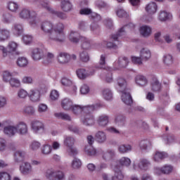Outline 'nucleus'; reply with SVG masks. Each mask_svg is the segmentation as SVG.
Listing matches in <instances>:
<instances>
[{
	"label": "nucleus",
	"mask_w": 180,
	"mask_h": 180,
	"mask_svg": "<svg viewBox=\"0 0 180 180\" xmlns=\"http://www.w3.org/2000/svg\"><path fill=\"white\" fill-rule=\"evenodd\" d=\"M115 123L120 127H124V126H126V123H127V119L123 114H117L115 117Z\"/></svg>",
	"instance_id": "obj_19"
},
{
	"label": "nucleus",
	"mask_w": 180,
	"mask_h": 180,
	"mask_svg": "<svg viewBox=\"0 0 180 180\" xmlns=\"http://www.w3.org/2000/svg\"><path fill=\"white\" fill-rule=\"evenodd\" d=\"M79 57L81 61H83V63H88V61H89V54H88V52L85 51L80 53Z\"/></svg>",
	"instance_id": "obj_60"
},
{
	"label": "nucleus",
	"mask_w": 180,
	"mask_h": 180,
	"mask_svg": "<svg viewBox=\"0 0 180 180\" xmlns=\"http://www.w3.org/2000/svg\"><path fill=\"white\" fill-rule=\"evenodd\" d=\"M117 63L120 68H126L129 64V58L126 56H121L118 58Z\"/></svg>",
	"instance_id": "obj_44"
},
{
	"label": "nucleus",
	"mask_w": 180,
	"mask_h": 180,
	"mask_svg": "<svg viewBox=\"0 0 180 180\" xmlns=\"http://www.w3.org/2000/svg\"><path fill=\"white\" fill-rule=\"evenodd\" d=\"M81 42V47L83 50H91V49H92V40L85 37H82Z\"/></svg>",
	"instance_id": "obj_25"
},
{
	"label": "nucleus",
	"mask_w": 180,
	"mask_h": 180,
	"mask_svg": "<svg viewBox=\"0 0 180 180\" xmlns=\"http://www.w3.org/2000/svg\"><path fill=\"white\" fill-rule=\"evenodd\" d=\"M82 37H80L79 33L75 31H71L69 34L70 41H71L72 43H75V44L79 43V40H81Z\"/></svg>",
	"instance_id": "obj_29"
},
{
	"label": "nucleus",
	"mask_w": 180,
	"mask_h": 180,
	"mask_svg": "<svg viewBox=\"0 0 180 180\" xmlns=\"http://www.w3.org/2000/svg\"><path fill=\"white\" fill-rule=\"evenodd\" d=\"M41 30L48 34L49 40L53 41V39L51 38V34L53 33V24L50 21H44L41 24Z\"/></svg>",
	"instance_id": "obj_6"
},
{
	"label": "nucleus",
	"mask_w": 180,
	"mask_h": 180,
	"mask_svg": "<svg viewBox=\"0 0 180 180\" xmlns=\"http://www.w3.org/2000/svg\"><path fill=\"white\" fill-rule=\"evenodd\" d=\"M51 15H54L59 19H61V20H65L67 19L68 16L67 14H65L64 12L56 11L54 9L52 10V12H51Z\"/></svg>",
	"instance_id": "obj_50"
},
{
	"label": "nucleus",
	"mask_w": 180,
	"mask_h": 180,
	"mask_svg": "<svg viewBox=\"0 0 180 180\" xmlns=\"http://www.w3.org/2000/svg\"><path fill=\"white\" fill-rule=\"evenodd\" d=\"M56 117L58 119H62V120H67L68 122H71V116L67 113L64 112H58L55 113Z\"/></svg>",
	"instance_id": "obj_52"
},
{
	"label": "nucleus",
	"mask_w": 180,
	"mask_h": 180,
	"mask_svg": "<svg viewBox=\"0 0 180 180\" xmlns=\"http://www.w3.org/2000/svg\"><path fill=\"white\" fill-rule=\"evenodd\" d=\"M4 131L7 136L12 137V136H14L17 133L16 126L8 125L4 127Z\"/></svg>",
	"instance_id": "obj_36"
},
{
	"label": "nucleus",
	"mask_w": 180,
	"mask_h": 180,
	"mask_svg": "<svg viewBox=\"0 0 180 180\" xmlns=\"http://www.w3.org/2000/svg\"><path fill=\"white\" fill-rule=\"evenodd\" d=\"M18 49V44L15 41H10L7 46V49L5 46L0 45V51L3 53V56L6 57L8 53H13Z\"/></svg>",
	"instance_id": "obj_8"
},
{
	"label": "nucleus",
	"mask_w": 180,
	"mask_h": 180,
	"mask_svg": "<svg viewBox=\"0 0 180 180\" xmlns=\"http://www.w3.org/2000/svg\"><path fill=\"white\" fill-rule=\"evenodd\" d=\"M80 15H84L86 16H89L90 19L94 20L95 22H99L102 20L101 15L92 12V9L89 8H83L79 11Z\"/></svg>",
	"instance_id": "obj_5"
},
{
	"label": "nucleus",
	"mask_w": 180,
	"mask_h": 180,
	"mask_svg": "<svg viewBox=\"0 0 180 180\" xmlns=\"http://www.w3.org/2000/svg\"><path fill=\"white\" fill-rule=\"evenodd\" d=\"M75 143V138L72 136H66L64 140V144L68 148L73 147Z\"/></svg>",
	"instance_id": "obj_48"
},
{
	"label": "nucleus",
	"mask_w": 180,
	"mask_h": 180,
	"mask_svg": "<svg viewBox=\"0 0 180 180\" xmlns=\"http://www.w3.org/2000/svg\"><path fill=\"white\" fill-rule=\"evenodd\" d=\"M53 151V148L51 145L45 143L42 145L41 148V153L42 155H50V153Z\"/></svg>",
	"instance_id": "obj_38"
},
{
	"label": "nucleus",
	"mask_w": 180,
	"mask_h": 180,
	"mask_svg": "<svg viewBox=\"0 0 180 180\" xmlns=\"http://www.w3.org/2000/svg\"><path fill=\"white\" fill-rule=\"evenodd\" d=\"M114 175L112 176L113 180H123L124 174L122 171V167L119 165H115L113 168Z\"/></svg>",
	"instance_id": "obj_20"
},
{
	"label": "nucleus",
	"mask_w": 180,
	"mask_h": 180,
	"mask_svg": "<svg viewBox=\"0 0 180 180\" xmlns=\"http://www.w3.org/2000/svg\"><path fill=\"white\" fill-rule=\"evenodd\" d=\"M98 104L82 106L79 105H73L70 110H72L74 115H80V113H86L87 112H94V110L98 109Z\"/></svg>",
	"instance_id": "obj_4"
},
{
	"label": "nucleus",
	"mask_w": 180,
	"mask_h": 180,
	"mask_svg": "<svg viewBox=\"0 0 180 180\" xmlns=\"http://www.w3.org/2000/svg\"><path fill=\"white\" fill-rule=\"evenodd\" d=\"M68 129L69 130V131L74 133V134H78L79 136H81L82 134V132H81V130H79V128H78V127L75 125L69 124L68 126Z\"/></svg>",
	"instance_id": "obj_55"
},
{
	"label": "nucleus",
	"mask_w": 180,
	"mask_h": 180,
	"mask_svg": "<svg viewBox=\"0 0 180 180\" xmlns=\"http://www.w3.org/2000/svg\"><path fill=\"white\" fill-rule=\"evenodd\" d=\"M135 82L139 86H146L148 84V80L146 77L138 75L135 77Z\"/></svg>",
	"instance_id": "obj_26"
},
{
	"label": "nucleus",
	"mask_w": 180,
	"mask_h": 180,
	"mask_svg": "<svg viewBox=\"0 0 180 180\" xmlns=\"http://www.w3.org/2000/svg\"><path fill=\"white\" fill-rule=\"evenodd\" d=\"M45 176L48 180H65V173L61 170L50 168L46 169Z\"/></svg>",
	"instance_id": "obj_3"
},
{
	"label": "nucleus",
	"mask_w": 180,
	"mask_h": 180,
	"mask_svg": "<svg viewBox=\"0 0 180 180\" xmlns=\"http://www.w3.org/2000/svg\"><path fill=\"white\" fill-rule=\"evenodd\" d=\"M97 124L100 127H106L109 124V115H102L97 119Z\"/></svg>",
	"instance_id": "obj_24"
},
{
	"label": "nucleus",
	"mask_w": 180,
	"mask_h": 180,
	"mask_svg": "<svg viewBox=\"0 0 180 180\" xmlns=\"http://www.w3.org/2000/svg\"><path fill=\"white\" fill-rule=\"evenodd\" d=\"M19 18L20 19H30V25L34 27L39 25V18H37V13L34 11H31L27 8H23L19 13Z\"/></svg>",
	"instance_id": "obj_1"
},
{
	"label": "nucleus",
	"mask_w": 180,
	"mask_h": 180,
	"mask_svg": "<svg viewBox=\"0 0 180 180\" xmlns=\"http://www.w3.org/2000/svg\"><path fill=\"white\" fill-rule=\"evenodd\" d=\"M158 19L160 22H167V20L172 19V14L167 11L162 10L158 14Z\"/></svg>",
	"instance_id": "obj_18"
},
{
	"label": "nucleus",
	"mask_w": 180,
	"mask_h": 180,
	"mask_svg": "<svg viewBox=\"0 0 180 180\" xmlns=\"http://www.w3.org/2000/svg\"><path fill=\"white\" fill-rule=\"evenodd\" d=\"M126 27H132V29H134V24L129 23L127 25H124L121 29H120V30L117 32L116 34H112L111 39L114 41H118L122 37V36H124V34H126V31L124 30Z\"/></svg>",
	"instance_id": "obj_12"
},
{
	"label": "nucleus",
	"mask_w": 180,
	"mask_h": 180,
	"mask_svg": "<svg viewBox=\"0 0 180 180\" xmlns=\"http://www.w3.org/2000/svg\"><path fill=\"white\" fill-rule=\"evenodd\" d=\"M174 171V167L170 165H165L162 167H154V173L156 175H169Z\"/></svg>",
	"instance_id": "obj_7"
},
{
	"label": "nucleus",
	"mask_w": 180,
	"mask_h": 180,
	"mask_svg": "<svg viewBox=\"0 0 180 180\" xmlns=\"http://www.w3.org/2000/svg\"><path fill=\"white\" fill-rule=\"evenodd\" d=\"M82 165V162H81V160L75 158L72 162V168L74 169H79Z\"/></svg>",
	"instance_id": "obj_56"
},
{
	"label": "nucleus",
	"mask_w": 180,
	"mask_h": 180,
	"mask_svg": "<svg viewBox=\"0 0 180 180\" xmlns=\"http://www.w3.org/2000/svg\"><path fill=\"white\" fill-rule=\"evenodd\" d=\"M131 150H133V148L129 144H122L118 147V151L121 154H126V153H129Z\"/></svg>",
	"instance_id": "obj_41"
},
{
	"label": "nucleus",
	"mask_w": 180,
	"mask_h": 180,
	"mask_svg": "<svg viewBox=\"0 0 180 180\" xmlns=\"http://www.w3.org/2000/svg\"><path fill=\"white\" fill-rule=\"evenodd\" d=\"M11 39V31L8 29H0V41H6Z\"/></svg>",
	"instance_id": "obj_31"
},
{
	"label": "nucleus",
	"mask_w": 180,
	"mask_h": 180,
	"mask_svg": "<svg viewBox=\"0 0 180 180\" xmlns=\"http://www.w3.org/2000/svg\"><path fill=\"white\" fill-rule=\"evenodd\" d=\"M67 152L71 157H75L78 154V150L74 146L67 148Z\"/></svg>",
	"instance_id": "obj_61"
},
{
	"label": "nucleus",
	"mask_w": 180,
	"mask_h": 180,
	"mask_svg": "<svg viewBox=\"0 0 180 180\" xmlns=\"http://www.w3.org/2000/svg\"><path fill=\"white\" fill-rule=\"evenodd\" d=\"M117 89L120 92H124L125 91H129V89H127V82H126V79L120 77L117 79Z\"/></svg>",
	"instance_id": "obj_35"
},
{
	"label": "nucleus",
	"mask_w": 180,
	"mask_h": 180,
	"mask_svg": "<svg viewBox=\"0 0 180 180\" xmlns=\"http://www.w3.org/2000/svg\"><path fill=\"white\" fill-rule=\"evenodd\" d=\"M17 95L20 99H25V98L29 96V93L26 90L21 89L18 91Z\"/></svg>",
	"instance_id": "obj_63"
},
{
	"label": "nucleus",
	"mask_w": 180,
	"mask_h": 180,
	"mask_svg": "<svg viewBox=\"0 0 180 180\" xmlns=\"http://www.w3.org/2000/svg\"><path fill=\"white\" fill-rule=\"evenodd\" d=\"M151 27L148 25H143L140 27V33L143 37H149V36H151V32H152Z\"/></svg>",
	"instance_id": "obj_32"
},
{
	"label": "nucleus",
	"mask_w": 180,
	"mask_h": 180,
	"mask_svg": "<svg viewBox=\"0 0 180 180\" xmlns=\"http://www.w3.org/2000/svg\"><path fill=\"white\" fill-rule=\"evenodd\" d=\"M76 72L79 79H85V78H88V72L85 69H78Z\"/></svg>",
	"instance_id": "obj_53"
},
{
	"label": "nucleus",
	"mask_w": 180,
	"mask_h": 180,
	"mask_svg": "<svg viewBox=\"0 0 180 180\" xmlns=\"http://www.w3.org/2000/svg\"><path fill=\"white\" fill-rule=\"evenodd\" d=\"M140 56L143 61H148L151 58V51L147 48H143L140 51Z\"/></svg>",
	"instance_id": "obj_30"
},
{
	"label": "nucleus",
	"mask_w": 180,
	"mask_h": 180,
	"mask_svg": "<svg viewBox=\"0 0 180 180\" xmlns=\"http://www.w3.org/2000/svg\"><path fill=\"white\" fill-rule=\"evenodd\" d=\"M60 8L63 12H70L72 9V4L70 0H63L60 2Z\"/></svg>",
	"instance_id": "obj_34"
},
{
	"label": "nucleus",
	"mask_w": 180,
	"mask_h": 180,
	"mask_svg": "<svg viewBox=\"0 0 180 180\" xmlns=\"http://www.w3.org/2000/svg\"><path fill=\"white\" fill-rule=\"evenodd\" d=\"M15 129L16 132L18 133V134H20L21 136H25V134H27V124L24 122H18L15 126Z\"/></svg>",
	"instance_id": "obj_17"
},
{
	"label": "nucleus",
	"mask_w": 180,
	"mask_h": 180,
	"mask_svg": "<svg viewBox=\"0 0 180 180\" xmlns=\"http://www.w3.org/2000/svg\"><path fill=\"white\" fill-rule=\"evenodd\" d=\"M64 24L58 22L53 27V32L51 33V37L53 41L62 43L65 40V34H64Z\"/></svg>",
	"instance_id": "obj_2"
},
{
	"label": "nucleus",
	"mask_w": 180,
	"mask_h": 180,
	"mask_svg": "<svg viewBox=\"0 0 180 180\" xmlns=\"http://www.w3.org/2000/svg\"><path fill=\"white\" fill-rule=\"evenodd\" d=\"M150 89L153 92H161L162 85L158 79H153L152 82H150Z\"/></svg>",
	"instance_id": "obj_23"
},
{
	"label": "nucleus",
	"mask_w": 180,
	"mask_h": 180,
	"mask_svg": "<svg viewBox=\"0 0 180 180\" xmlns=\"http://www.w3.org/2000/svg\"><path fill=\"white\" fill-rule=\"evenodd\" d=\"M71 60V56L70 54L65 52H60L57 56V60L59 64H62V65H65V64H68Z\"/></svg>",
	"instance_id": "obj_15"
},
{
	"label": "nucleus",
	"mask_w": 180,
	"mask_h": 180,
	"mask_svg": "<svg viewBox=\"0 0 180 180\" xmlns=\"http://www.w3.org/2000/svg\"><path fill=\"white\" fill-rule=\"evenodd\" d=\"M17 65L20 68H26L29 65V60L25 57H20L17 60Z\"/></svg>",
	"instance_id": "obj_43"
},
{
	"label": "nucleus",
	"mask_w": 180,
	"mask_h": 180,
	"mask_svg": "<svg viewBox=\"0 0 180 180\" xmlns=\"http://www.w3.org/2000/svg\"><path fill=\"white\" fill-rule=\"evenodd\" d=\"M117 162L121 167H130L131 165V160L127 157H122L117 160Z\"/></svg>",
	"instance_id": "obj_40"
},
{
	"label": "nucleus",
	"mask_w": 180,
	"mask_h": 180,
	"mask_svg": "<svg viewBox=\"0 0 180 180\" xmlns=\"http://www.w3.org/2000/svg\"><path fill=\"white\" fill-rule=\"evenodd\" d=\"M122 95V101L125 105L128 106H131L133 105V98H131V95L130 94L129 90H126L125 91H121Z\"/></svg>",
	"instance_id": "obj_16"
},
{
	"label": "nucleus",
	"mask_w": 180,
	"mask_h": 180,
	"mask_svg": "<svg viewBox=\"0 0 180 180\" xmlns=\"http://www.w3.org/2000/svg\"><path fill=\"white\" fill-rule=\"evenodd\" d=\"M23 113L28 115V116H33L36 113V110L32 105H26L23 108Z\"/></svg>",
	"instance_id": "obj_49"
},
{
	"label": "nucleus",
	"mask_w": 180,
	"mask_h": 180,
	"mask_svg": "<svg viewBox=\"0 0 180 180\" xmlns=\"http://www.w3.org/2000/svg\"><path fill=\"white\" fill-rule=\"evenodd\" d=\"M28 96L31 102H40L41 98V93L39 89H31L28 93Z\"/></svg>",
	"instance_id": "obj_11"
},
{
	"label": "nucleus",
	"mask_w": 180,
	"mask_h": 180,
	"mask_svg": "<svg viewBox=\"0 0 180 180\" xmlns=\"http://www.w3.org/2000/svg\"><path fill=\"white\" fill-rule=\"evenodd\" d=\"M84 151L89 157H95L97 154L96 149H95L92 146H86Z\"/></svg>",
	"instance_id": "obj_42"
},
{
	"label": "nucleus",
	"mask_w": 180,
	"mask_h": 180,
	"mask_svg": "<svg viewBox=\"0 0 180 180\" xmlns=\"http://www.w3.org/2000/svg\"><path fill=\"white\" fill-rule=\"evenodd\" d=\"M74 106L72 100L68 98H65L61 101V107L64 110H71V108Z\"/></svg>",
	"instance_id": "obj_27"
},
{
	"label": "nucleus",
	"mask_w": 180,
	"mask_h": 180,
	"mask_svg": "<svg viewBox=\"0 0 180 180\" xmlns=\"http://www.w3.org/2000/svg\"><path fill=\"white\" fill-rule=\"evenodd\" d=\"M20 172H21L22 175H29V174L33 172V167L29 162H24L20 165Z\"/></svg>",
	"instance_id": "obj_14"
},
{
	"label": "nucleus",
	"mask_w": 180,
	"mask_h": 180,
	"mask_svg": "<svg viewBox=\"0 0 180 180\" xmlns=\"http://www.w3.org/2000/svg\"><path fill=\"white\" fill-rule=\"evenodd\" d=\"M150 165H151V162H150L148 160L142 158L138 163V168L140 169L141 171H147Z\"/></svg>",
	"instance_id": "obj_28"
},
{
	"label": "nucleus",
	"mask_w": 180,
	"mask_h": 180,
	"mask_svg": "<svg viewBox=\"0 0 180 180\" xmlns=\"http://www.w3.org/2000/svg\"><path fill=\"white\" fill-rule=\"evenodd\" d=\"M26 158V152L23 150H17L13 153V160L15 164L23 162Z\"/></svg>",
	"instance_id": "obj_13"
},
{
	"label": "nucleus",
	"mask_w": 180,
	"mask_h": 180,
	"mask_svg": "<svg viewBox=\"0 0 180 180\" xmlns=\"http://www.w3.org/2000/svg\"><path fill=\"white\" fill-rule=\"evenodd\" d=\"M9 84L12 88H19L20 86V80L13 77L9 81Z\"/></svg>",
	"instance_id": "obj_58"
},
{
	"label": "nucleus",
	"mask_w": 180,
	"mask_h": 180,
	"mask_svg": "<svg viewBox=\"0 0 180 180\" xmlns=\"http://www.w3.org/2000/svg\"><path fill=\"white\" fill-rule=\"evenodd\" d=\"M103 97L105 101H112L113 99V93L110 89H104L103 90Z\"/></svg>",
	"instance_id": "obj_46"
},
{
	"label": "nucleus",
	"mask_w": 180,
	"mask_h": 180,
	"mask_svg": "<svg viewBox=\"0 0 180 180\" xmlns=\"http://www.w3.org/2000/svg\"><path fill=\"white\" fill-rule=\"evenodd\" d=\"M146 9L148 13H155L157 12V4L155 2L149 3Z\"/></svg>",
	"instance_id": "obj_51"
},
{
	"label": "nucleus",
	"mask_w": 180,
	"mask_h": 180,
	"mask_svg": "<svg viewBox=\"0 0 180 180\" xmlns=\"http://www.w3.org/2000/svg\"><path fill=\"white\" fill-rule=\"evenodd\" d=\"M12 176L6 172H0V180H11Z\"/></svg>",
	"instance_id": "obj_64"
},
{
	"label": "nucleus",
	"mask_w": 180,
	"mask_h": 180,
	"mask_svg": "<svg viewBox=\"0 0 180 180\" xmlns=\"http://www.w3.org/2000/svg\"><path fill=\"white\" fill-rule=\"evenodd\" d=\"M151 147V141L148 139H143L139 142L140 150H148Z\"/></svg>",
	"instance_id": "obj_45"
},
{
	"label": "nucleus",
	"mask_w": 180,
	"mask_h": 180,
	"mask_svg": "<svg viewBox=\"0 0 180 180\" xmlns=\"http://www.w3.org/2000/svg\"><path fill=\"white\" fill-rule=\"evenodd\" d=\"M13 33L15 36H20L23 33V25L15 23L13 26Z\"/></svg>",
	"instance_id": "obj_37"
},
{
	"label": "nucleus",
	"mask_w": 180,
	"mask_h": 180,
	"mask_svg": "<svg viewBox=\"0 0 180 180\" xmlns=\"http://www.w3.org/2000/svg\"><path fill=\"white\" fill-rule=\"evenodd\" d=\"M41 146V143L39 141H34L30 144V149L32 151H37Z\"/></svg>",
	"instance_id": "obj_59"
},
{
	"label": "nucleus",
	"mask_w": 180,
	"mask_h": 180,
	"mask_svg": "<svg viewBox=\"0 0 180 180\" xmlns=\"http://www.w3.org/2000/svg\"><path fill=\"white\" fill-rule=\"evenodd\" d=\"M82 118L81 122L84 126H94L95 124V118L94 117V115L91 114V112L87 111L85 112Z\"/></svg>",
	"instance_id": "obj_10"
},
{
	"label": "nucleus",
	"mask_w": 180,
	"mask_h": 180,
	"mask_svg": "<svg viewBox=\"0 0 180 180\" xmlns=\"http://www.w3.org/2000/svg\"><path fill=\"white\" fill-rule=\"evenodd\" d=\"M32 127L34 133H43L44 131V124L40 121H33L32 122Z\"/></svg>",
	"instance_id": "obj_22"
},
{
	"label": "nucleus",
	"mask_w": 180,
	"mask_h": 180,
	"mask_svg": "<svg viewBox=\"0 0 180 180\" xmlns=\"http://www.w3.org/2000/svg\"><path fill=\"white\" fill-rule=\"evenodd\" d=\"M95 139L97 143H99V144H103V143H106L108 136L106 135V132L103 131H98L95 134Z\"/></svg>",
	"instance_id": "obj_21"
},
{
	"label": "nucleus",
	"mask_w": 180,
	"mask_h": 180,
	"mask_svg": "<svg viewBox=\"0 0 180 180\" xmlns=\"http://www.w3.org/2000/svg\"><path fill=\"white\" fill-rule=\"evenodd\" d=\"M78 29L82 32H86V30H88V22L84 20L79 21L78 23Z\"/></svg>",
	"instance_id": "obj_62"
},
{
	"label": "nucleus",
	"mask_w": 180,
	"mask_h": 180,
	"mask_svg": "<svg viewBox=\"0 0 180 180\" xmlns=\"http://www.w3.org/2000/svg\"><path fill=\"white\" fill-rule=\"evenodd\" d=\"M168 155L164 152L156 151L153 156V160L155 162H160V161H162L165 158H167Z\"/></svg>",
	"instance_id": "obj_33"
},
{
	"label": "nucleus",
	"mask_w": 180,
	"mask_h": 180,
	"mask_svg": "<svg viewBox=\"0 0 180 180\" xmlns=\"http://www.w3.org/2000/svg\"><path fill=\"white\" fill-rule=\"evenodd\" d=\"M31 57L34 61H40L46 57L44 50L40 48H34L31 51Z\"/></svg>",
	"instance_id": "obj_9"
},
{
	"label": "nucleus",
	"mask_w": 180,
	"mask_h": 180,
	"mask_svg": "<svg viewBox=\"0 0 180 180\" xmlns=\"http://www.w3.org/2000/svg\"><path fill=\"white\" fill-rule=\"evenodd\" d=\"M8 8L11 12H16L19 9V4L16 2L10 1L8 4Z\"/></svg>",
	"instance_id": "obj_57"
},
{
	"label": "nucleus",
	"mask_w": 180,
	"mask_h": 180,
	"mask_svg": "<svg viewBox=\"0 0 180 180\" xmlns=\"http://www.w3.org/2000/svg\"><path fill=\"white\" fill-rule=\"evenodd\" d=\"M54 53L51 52H48L46 55H45L44 58L42 60L43 64H50V63H53L54 61Z\"/></svg>",
	"instance_id": "obj_47"
},
{
	"label": "nucleus",
	"mask_w": 180,
	"mask_h": 180,
	"mask_svg": "<svg viewBox=\"0 0 180 180\" xmlns=\"http://www.w3.org/2000/svg\"><path fill=\"white\" fill-rule=\"evenodd\" d=\"M163 63L165 65L169 66L172 65L174 63V58H172V56L171 55H165L163 56Z\"/></svg>",
	"instance_id": "obj_54"
},
{
	"label": "nucleus",
	"mask_w": 180,
	"mask_h": 180,
	"mask_svg": "<svg viewBox=\"0 0 180 180\" xmlns=\"http://www.w3.org/2000/svg\"><path fill=\"white\" fill-rule=\"evenodd\" d=\"M115 157V150L112 149H108L107 151L104 152L103 154V159L105 161H110V160H113Z\"/></svg>",
	"instance_id": "obj_39"
}]
</instances>
